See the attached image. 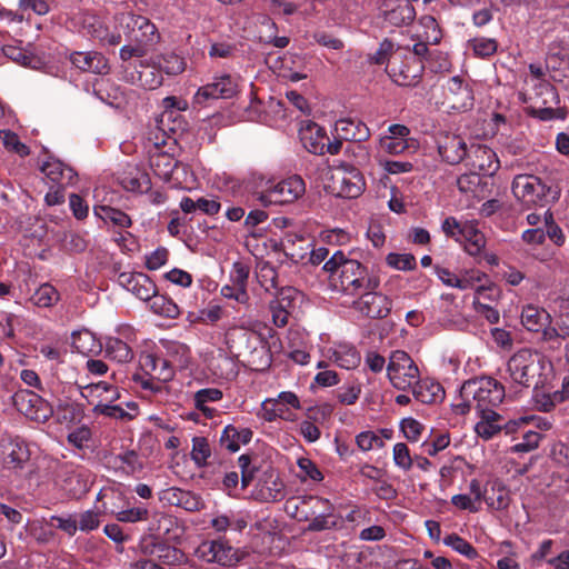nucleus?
<instances>
[{"label": "nucleus", "mask_w": 569, "mask_h": 569, "mask_svg": "<svg viewBox=\"0 0 569 569\" xmlns=\"http://www.w3.org/2000/svg\"><path fill=\"white\" fill-rule=\"evenodd\" d=\"M329 272L330 287L350 297H359L366 290H377L379 278L357 260L347 259L341 251H336L323 264Z\"/></svg>", "instance_id": "f257e3e1"}, {"label": "nucleus", "mask_w": 569, "mask_h": 569, "mask_svg": "<svg viewBox=\"0 0 569 569\" xmlns=\"http://www.w3.org/2000/svg\"><path fill=\"white\" fill-rule=\"evenodd\" d=\"M4 462L12 469H21L30 460L31 452L24 439L20 437L3 440Z\"/></svg>", "instance_id": "4be33fe9"}, {"label": "nucleus", "mask_w": 569, "mask_h": 569, "mask_svg": "<svg viewBox=\"0 0 569 569\" xmlns=\"http://www.w3.org/2000/svg\"><path fill=\"white\" fill-rule=\"evenodd\" d=\"M466 159L471 170L485 177H491L499 169L496 153L487 146L472 143Z\"/></svg>", "instance_id": "a211bd4d"}, {"label": "nucleus", "mask_w": 569, "mask_h": 569, "mask_svg": "<svg viewBox=\"0 0 569 569\" xmlns=\"http://www.w3.org/2000/svg\"><path fill=\"white\" fill-rule=\"evenodd\" d=\"M53 413L59 422L73 423L83 418L84 411L82 405L70 399H59Z\"/></svg>", "instance_id": "7c9ffc66"}, {"label": "nucleus", "mask_w": 569, "mask_h": 569, "mask_svg": "<svg viewBox=\"0 0 569 569\" xmlns=\"http://www.w3.org/2000/svg\"><path fill=\"white\" fill-rule=\"evenodd\" d=\"M469 47L477 57L487 58L497 51L498 44L495 39L475 38L469 41Z\"/></svg>", "instance_id": "4d7b16f0"}, {"label": "nucleus", "mask_w": 569, "mask_h": 569, "mask_svg": "<svg viewBox=\"0 0 569 569\" xmlns=\"http://www.w3.org/2000/svg\"><path fill=\"white\" fill-rule=\"evenodd\" d=\"M100 507L96 505L94 510H87L80 513L78 521V529L84 532L92 531L100 526Z\"/></svg>", "instance_id": "6e6d98bb"}, {"label": "nucleus", "mask_w": 569, "mask_h": 569, "mask_svg": "<svg viewBox=\"0 0 569 569\" xmlns=\"http://www.w3.org/2000/svg\"><path fill=\"white\" fill-rule=\"evenodd\" d=\"M91 430L87 426L76 428L68 435V442L78 449L88 447V442L91 440Z\"/></svg>", "instance_id": "338daca9"}, {"label": "nucleus", "mask_w": 569, "mask_h": 569, "mask_svg": "<svg viewBox=\"0 0 569 569\" xmlns=\"http://www.w3.org/2000/svg\"><path fill=\"white\" fill-rule=\"evenodd\" d=\"M46 525L50 528H56L66 532L69 537H73L78 530V521L74 515H53L48 520H46Z\"/></svg>", "instance_id": "09e8293b"}, {"label": "nucleus", "mask_w": 569, "mask_h": 569, "mask_svg": "<svg viewBox=\"0 0 569 569\" xmlns=\"http://www.w3.org/2000/svg\"><path fill=\"white\" fill-rule=\"evenodd\" d=\"M332 190L338 197L353 199L359 197L365 189L363 177L353 167L340 169L332 174Z\"/></svg>", "instance_id": "4468645a"}, {"label": "nucleus", "mask_w": 569, "mask_h": 569, "mask_svg": "<svg viewBox=\"0 0 569 569\" xmlns=\"http://www.w3.org/2000/svg\"><path fill=\"white\" fill-rule=\"evenodd\" d=\"M64 488L72 498H80L89 490L88 478L81 471L72 472L64 479Z\"/></svg>", "instance_id": "a18cd8bd"}, {"label": "nucleus", "mask_w": 569, "mask_h": 569, "mask_svg": "<svg viewBox=\"0 0 569 569\" xmlns=\"http://www.w3.org/2000/svg\"><path fill=\"white\" fill-rule=\"evenodd\" d=\"M413 397L422 403H432L438 399H441L445 395V390L438 382L420 381L412 386Z\"/></svg>", "instance_id": "72a5a7b5"}, {"label": "nucleus", "mask_w": 569, "mask_h": 569, "mask_svg": "<svg viewBox=\"0 0 569 569\" xmlns=\"http://www.w3.org/2000/svg\"><path fill=\"white\" fill-rule=\"evenodd\" d=\"M157 518V527L153 525L148 526L150 532L148 537L144 536V569H164L158 563L161 562L167 566H178L187 561L184 552L173 546L163 543L160 538L169 531L168 525L171 522L167 517L160 516Z\"/></svg>", "instance_id": "7ed1b4c3"}, {"label": "nucleus", "mask_w": 569, "mask_h": 569, "mask_svg": "<svg viewBox=\"0 0 569 569\" xmlns=\"http://www.w3.org/2000/svg\"><path fill=\"white\" fill-rule=\"evenodd\" d=\"M303 147L313 154H325L326 141L329 140L326 132L316 123L308 124L300 132Z\"/></svg>", "instance_id": "a878e982"}, {"label": "nucleus", "mask_w": 569, "mask_h": 569, "mask_svg": "<svg viewBox=\"0 0 569 569\" xmlns=\"http://www.w3.org/2000/svg\"><path fill=\"white\" fill-rule=\"evenodd\" d=\"M448 91L452 94L453 108H468L472 106V93L460 77H453L448 82Z\"/></svg>", "instance_id": "473e14b6"}, {"label": "nucleus", "mask_w": 569, "mask_h": 569, "mask_svg": "<svg viewBox=\"0 0 569 569\" xmlns=\"http://www.w3.org/2000/svg\"><path fill=\"white\" fill-rule=\"evenodd\" d=\"M238 93V83L230 74L214 77L213 80L198 89L193 102L199 106L210 100L231 99Z\"/></svg>", "instance_id": "f8f14e48"}, {"label": "nucleus", "mask_w": 569, "mask_h": 569, "mask_svg": "<svg viewBox=\"0 0 569 569\" xmlns=\"http://www.w3.org/2000/svg\"><path fill=\"white\" fill-rule=\"evenodd\" d=\"M13 406L26 418L44 423L53 415V407L31 390H19L12 396Z\"/></svg>", "instance_id": "1a4fd4ad"}, {"label": "nucleus", "mask_w": 569, "mask_h": 569, "mask_svg": "<svg viewBox=\"0 0 569 569\" xmlns=\"http://www.w3.org/2000/svg\"><path fill=\"white\" fill-rule=\"evenodd\" d=\"M336 129L341 132L345 140L365 141L369 137V130L362 122H355L351 119H341L337 122Z\"/></svg>", "instance_id": "c9c22d12"}, {"label": "nucleus", "mask_w": 569, "mask_h": 569, "mask_svg": "<svg viewBox=\"0 0 569 569\" xmlns=\"http://www.w3.org/2000/svg\"><path fill=\"white\" fill-rule=\"evenodd\" d=\"M60 299L59 291L49 282L42 283L31 297L33 305L50 308Z\"/></svg>", "instance_id": "ea45409f"}, {"label": "nucleus", "mask_w": 569, "mask_h": 569, "mask_svg": "<svg viewBox=\"0 0 569 569\" xmlns=\"http://www.w3.org/2000/svg\"><path fill=\"white\" fill-rule=\"evenodd\" d=\"M423 63L410 56V48L398 47L392 60L387 64L386 71L391 80L401 87H413L419 83Z\"/></svg>", "instance_id": "423d86ee"}, {"label": "nucleus", "mask_w": 569, "mask_h": 569, "mask_svg": "<svg viewBox=\"0 0 569 569\" xmlns=\"http://www.w3.org/2000/svg\"><path fill=\"white\" fill-rule=\"evenodd\" d=\"M142 273L133 271H123L118 277V282L126 290L132 292L136 297L140 298V277Z\"/></svg>", "instance_id": "052dcab7"}, {"label": "nucleus", "mask_w": 569, "mask_h": 569, "mask_svg": "<svg viewBox=\"0 0 569 569\" xmlns=\"http://www.w3.org/2000/svg\"><path fill=\"white\" fill-rule=\"evenodd\" d=\"M284 496L286 487L279 473L272 468L263 471L258 480L254 498L262 502H276L282 500Z\"/></svg>", "instance_id": "dca6fc26"}, {"label": "nucleus", "mask_w": 569, "mask_h": 569, "mask_svg": "<svg viewBox=\"0 0 569 569\" xmlns=\"http://www.w3.org/2000/svg\"><path fill=\"white\" fill-rule=\"evenodd\" d=\"M380 149L389 154H399L409 148L408 141L405 139H396L395 137L385 136L380 138Z\"/></svg>", "instance_id": "69168bd1"}, {"label": "nucleus", "mask_w": 569, "mask_h": 569, "mask_svg": "<svg viewBox=\"0 0 569 569\" xmlns=\"http://www.w3.org/2000/svg\"><path fill=\"white\" fill-rule=\"evenodd\" d=\"M536 96L527 98L526 93H520V99L529 104L526 107L528 114L540 120H550L555 118L556 109L551 106L556 99L555 89L549 83H539L536 89Z\"/></svg>", "instance_id": "9b49d317"}, {"label": "nucleus", "mask_w": 569, "mask_h": 569, "mask_svg": "<svg viewBox=\"0 0 569 569\" xmlns=\"http://www.w3.org/2000/svg\"><path fill=\"white\" fill-rule=\"evenodd\" d=\"M144 308L157 316L169 319H174L179 315L178 306L172 300L156 293L144 298Z\"/></svg>", "instance_id": "2f4dec72"}, {"label": "nucleus", "mask_w": 569, "mask_h": 569, "mask_svg": "<svg viewBox=\"0 0 569 569\" xmlns=\"http://www.w3.org/2000/svg\"><path fill=\"white\" fill-rule=\"evenodd\" d=\"M40 171L52 182L63 187L72 183L76 172L60 160L49 159L40 166Z\"/></svg>", "instance_id": "393cba45"}, {"label": "nucleus", "mask_w": 569, "mask_h": 569, "mask_svg": "<svg viewBox=\"0 0 569 569\" xmlns=\"http://www.w3.org/2000/svg\"><path fill=\"white\" fill-rule=\"evenodd\" d=\"M298 296L299 291L297 289L292 287H283L279 289L276 299L272 300V302L276 303V307L290 310L295 307V301Z\"/></svg>", "instance_id": "0e129e2a"}, {"label": "nucleus", "mask_w": 569, "mask_h": 569, "mask_svg": "<svg viewBox=\"0 0 569 569\" xmlns=\"http://www.w3.org/2000/svg\"><path fill=\"white\" fill-rule=\"evenodd\" d=\"M144 373L150 375L151 379L158 381V385H154L151 380L144 379V390L149 389L151 391H159L162 388V383L170 380L172 377L168 361L154 355H148L144 358Z\"/></svg>", "instance_id": "412c9836"}, {"label": "nucleus", "mask_w": 569, "mask_h": 569, "mask_svg": "<svg viewBox=\"0 0 569 569\" xmlns=\"http://www.w3.org/2000/svg\"><path fill=\"white\" fill-rule=\"evenodd\" d=\"M257 277L260 284L269 291L270 289L278 288V272L276 268L269 262H263L259 266Z\"/></svg>", "instance_id": "603ef678"}, {"label": "nucleus", "mask_w": 569, "mask_h": 569, "mask_svg": "<svg viewBox=\"0 0 569 569\" xmlns=\"http://www.w3.org/2000/svg\"><path fill=\"white\" fill-rule=\"evenodd\" d=\"M512 193L527 208L545 207L559 200L560 186L552 180H543L533 174H518L512 181Z\"/></svg>", "instance_id": "20e7f679"}, {"label": "nucleus", "mask_w": 569, "mask_h": 569, "mask_svg": "<svg viewBox=\"0 0 569 569\" xmlns=\"http://www.w3.org/2000/svg\"><path fill=\"white\" fill-rule=\"evenodd\" d=\"M436 272L443 283L462 290L471 288L473 280L481 281V276H477L476 278L473 276H470L469 278H458L448 269L438 266L436 267Z\"/></svg>", "instance_id": "de8ad7c7"}, {"label": "nucleus", "mask_w": 569, "mask_h": 569, "mask_svg": "<svg viewBox=\"0 0 569 569\" xmlns=\"http://www.w3.org/2000/svg\"><path fill=\"white\" fill-rule=\"evenodd\" d=\"M443 543L451 547L457 552L466 556L468 559L472 560L478 557V551L467 540L457 533H450L445 537Z\"/></svg>", "instance_id": "3c124183"}, {"label": "nucleus", "mask_w": 569, "mask_h": 569, "mask_svg": "<svg viewBox=\"0 0 569 569\" xmlns=\"http://www.w3.org/2000/svg\"><path fill=\"white\" fill-rule=\"evenodd\" d=\"M302 506H311L321 509V513L309 520L307 530L319 532L333 529L339 523V517L333 513L335 508L327 499L317 496H306L301 498Z\"/></svg>", "instance_id": "2eb2a0df"}, {"label": "nucleus", "mask_w": 569, "mask_h": 569, "mask_svg": "<svg viewBox=\"0 0 569 569\" xmlns=\"http://www.w3.org/2000/svg\"><path fill=\"white\" fill-rule=\"evenodd\" d=\"M0 140L2 141L4 149L9 152L17 153L22 158L30 153V148L20 141V138L16 132L9 129L0 130Z\"/></svg>", "instance_id": "37998d69"}, {"label": "nucleus", "mask_w": 569, "mask_h": 569, "mask_svg": "<svg viewBox=\"0 0 569 569\" xmlns=\"http://www.w3.org/2000/svg\"><path fill=\"white\" fill-rule=\"evenodd\" d=\"M391 300L376 290H366L352 301V308L370 319H383L391 311Z\"/></svg>", "instance_id": "ddd939ff"}, {"label": "nucleus", "mask_w": 569, "mask_h": 569, "mask_svg": "<svg viewBox=\"0 0 569 569\" xmlns=\"http://www.w3.org/2000/svg\"><path fill=\"white\" fill-rule=\"evenodd\" d=\"M244 557V552L234 549L227 541L220 539L217 563L231 567L237 565Z\"/></svg>", "instance_id": "8fccbe9b"}, {"label": "nucleus", "mask_w": 569, "mask_h": 569, "mask_svg": "<svg viewBox=\"0 0 569 569\" xmlns=\"http://www.w3.org/2000/svg\"><path fill=\"white\" fill-rule=\"evenodd\" d=\"M161 499L187 511H198L203 508V502L199 496L179 488H170L163 491Z\"/></svg>", "instance_id": "5701e85b"}, {"label": "nucleus", "mask_w": 569, "mask_h": 569, "mask_svg": "<svg viewBox=\"0 0 569 569\" xmlns=\"http://www.w3.org/2000/svg\"><path fill=\"white\" fill-rule=\"evenodd\" d=\"M305 191L303 180L299 176H292L268 189L261 194L260 200L266 206L290 203L301 197Z\"/></svg>", "instance_id": "9d476101"}, {"label": "nucleus", "mask_w": 569, "mask_h": 569, "mask_svg": "<svg viewBox=\"0 0 569 569\" xmlns=\"http://www.w3.org/2000/svg\"><path fill=\"white\" fill-rule=\"evenodd\" d=\"M487 183H482V174L471 170L463 173L457 179V187L463 193H472L478 196Z\"/></svg>", "instance_id": "c03bdc74"}, {"label": "nucleus", "mask_w": 569, "mask_h": 569, "mask_svg": "<svg viewBox=\"0 0 569 569\" xmlns=\"http://www.w3.org/2000/svg\"><path fill=\"white\" fill-rule=\"evenodd\" d=\"M252 431L249 428L238 430L232 425H229L222 431L220 437V445L231 452H236L240 448V443L247 445L252 438Z\"/></svg>", "instance_id": "c756f323"}, {"label": "nucleus", "mask_w": 569, "mask_h": 569, "mask_svg": "<svg viewBox=\"0 0 569 569\" xmlns=\"http://www.w3.org/2000/svg\"><path fill=\"white\" fill-rule=\"evenodd\" d=\"M149 166L154 176L168 180L174 167L173 158L166 152H154L149 157Z\"/></svg>", "instance_id": "4c0bfd02"}, {"label": "nucleus", "mask_w": 569, "mask_h": 569, "mask_svg": "<svg viewBox=\"0 0 569 569\" xmlns=\"http://www.w3.org/2000/svg\"><path fill=\"white\" fill-rule=\"evenodd\" d=\"M226 338L231 352L237 357L248 358L249 363H254V356H266L262 367H257L256 370H262L269 366L268 350L258 333L244 328H232L227 332Z\"/></svg>", "instance_id": "0eeeda50"}, {"label": "nucleus", "mask_w": 569, "mask_h": 569, "mask_svg": "<svg viewBox=\"0 0 569 569\" xmlns=\"http://www.w3.org/2000/svg\"><path fill=\"white\" fill-rule=\"evenodd\" d=\"M118 458L121 461L120 468L128 475H133L142 469L140 455L134 450H127Z\"/></svg>", "instance_id": "13d9d810"}, {"label": "nucleus", "mask_w": 569, "mask_h": 569, "mask_svg": "<svg viewBox=\"0 0 569 569\" xmlns=\"http://www.w3.org/2000/svg\"><path fill=\"white\" fill-rule=\"evenodd\" d=\"M191 457L199 467L206 466L211 455L210 446L204 437H194L192 440Z\"/></svg>", "instance_id": "864d4df0"}, {"label": "nucleus", "mask_w": 569, "mask_h": 569, "mask_svg": "<svg viewBox=\"0 0 569 569\" xmlns=\"http://www.w3.org/2000/svg\"><path fill=\"white\" fill-rule=\"evenodd\" d=\"M380 14L390 26L401 27L413 21L416 11L409 0H382Z\"/></svg>", "instance_id": "f3484780"}, {"label": "nucleus", "mask_w": 569, "mask_h": 569, "mask_svg": "<svg viewBox=\"0 0 569 569\" xmlns=\"http://www.w3.org/2000/svg\"><path fill=\"white\" fill-rule=\"evenodd\" d=\"M521 322L527 330L539 332L550 325L551 317L545 309L529 305L522 309Z\"/></svg>", "instance_id": "c85d7f7f"}, {"label": "nucleus", "mask_w": 569, "mask_h": 569, "mask_svg": "<svg viewBox=\"0 0 569 569\" xmlns=\"http://www.w3.org/2000/svg\"><path fill=\"white\" fill-rule=\"evenodd\" d=\"M541 435L536 431H528L523 435L522 441L511 447L512 452H529L538 448Z\"/></svg>", "instance_id": "774afa93"}, {"label": "nucleus", "mask_w": 569, "mask_h": 569, "mask_svg": "<svg viewBox=\"0 0 569 569\" xmlns=\"http://www.w3.org/2000/svg\"><path fill=\"white\" fill-rule=\"evenodd\" d=\"M542 349L552 355L560 357L567 352L569 338L559 330V327H550L543 329L541 335Z\"/></svg>", "instance_id": "b1692460"}, {"label": "nucleus", "mask_w": 569, "mask_h": 569, "mask_svg": "<svg viewBox=\"0 0 569 569\" xmlns=\"http://www.w3.org/2000/svg\"><path fill=\"white\" fill-rule=\"evenodd\" d=\"M153 60L154 64H157L158 68L167 74L176 76L183 72L186 69L183 58H180L174 53L160 54Z\"/></svg>", "instance_id": "79ce46f5"}, {"label": "nucleus", "mask_w": 569, "mask_h": 569, "mask_svg": "<svg viewBox=\"0 0 569 569\" xmlns=\"http://www.w3.org/2000/svg\"><path fill=\"white\" fill-rule=\"evenodd\" d=\"M81 395L83 398L88 399L90 403H93V398H99L102 402H112L119 397L117 390L104 381L89 383L82 387Z\"/></svg>", "instance_id": "f704fd0d"}, {"label": "nucleus", "mask_w": 569, "mask_h": 569, "mask_svg": "<svg viewBox=\"0 0 569 569\" xmlns=\"http://www.w3.org/2000/svg\"><path fill=\"white\" fill-rule=\"evenodd\" d=\"M387 263L399 270H413L417 266L416 258L411 253H389Z\"/></svg>", "instance_id": "e2e57ef3"}, {"label": "nucleus", "mask_w": 569, "mask_h": 569, "mask_svg": "<svg viewBox=\"0 0 569 569\" xmlns=\"http://www.w3.org/2000/svg\"><path fill=\"white\" fill-rule=\"evenodd\" d=\"M397 52L395 49V44L389 39H385L380 44L377 51L372 54L368 56V61L375 64H383L386 62H390Z\"/></svg>", "instance_id": "5fc2aeb1"}, {"label": "nucleus", "mask_w": 569, "mask_h": 569, "mask_svg": "<svg viewBox=\"0 0 569 569\" xmlns=\"http://www.w3.org/2000/svg\"><path fill=\"white\" fill-rule=\"evenodd\" d=\"M106 357L117 362H128L132 359L133 352L131 348L121 339L110 337L104 346Z\"/></svg>", "instance_id": "e433bc0d"}, {"label": "nucleus", "mask_w": 569, "mask_h": 569, "mask_svg": "<svg viewBox=\"0 0 569 569\" xmlns=\"http://www.w3.org/2000/svg\"><path fill=\"white\" fill-rule=\"evenodd\" d=\"M460 397L472 399L477 412L492 416L496 412L492 408L505 398V387L493 378L468 380L460 388Z\"/></svg>", "instance_id": "39448f33"}, {"label": "nucleus", "mask_w": 569, "mask_h": 569, "mask_svg": "<svg viewBox=\"0 0 569 569\" xmlns=\"http://www.w3.org/2000/svg\"><path fill=\"white\" fill-rule=\"evenodd\" d=\"M102 513L117 515L119 510L128 505L124 496L119 489L112 487L102 488L97 495V505Z\"/></svg>", "instance_id": "cd10ccee"}, {"label": "nucleus", "mask_w": 569, "mask_h": 569, "mask_svg": "<svg viewBox=\"0 0 569 569\" xmlns=\"http://www.w3.org/2000/svg\"><path fill=\"white\" fill-rule=\"evenodd\" d=\"M220 539L201 542L196 549V556L206 562H216L219 553Z\"/></svg>", "instance_id": "bf43d9fd"}, {"label": "nucleus", "mask_w": 569, "mask_h": 569, "mask_svg": "<svg viewBox=\"0 0 569 569\" xmlns=\"http://www.w3.org/2000/svg\"><path fill=\"white\" fill-rule=\"evenodd\" d=\"M387 371L391 385L398 390L411 388L418 382L420 375L415 361L403 350L391 353Z\"/></svg>", "instance_id": "6e6552de"}, {"label": "nucleus", "mask_w": 569, "mask_h": 569, "mask_svg": "<svg viewBox=\"0 0 569 569\" xmlns=\"http://www.w3.org/2000/svg\"><path fill=\"white\" fill-rule=\"evenodd\" d=\"M72 347L78 353L87 357L97 356L103 349L101 341L88 329L72 333Z\"/></svg>", "instance_id": "bb28decb"}, {"label": "nucleus", "mask_w": 569, "mask_h": 569, "mask_svg": "<svg viewBox=\"0 0 569 569\" xmlns=\"http://www.w3.org/2000/svg\"><path fill=\"white\" fill-rule=\"evenodd\" d=\"M481 420L476 425L475 430L479 437L485 440L492 438L496 433L500 432L502 427L497 423L501 418L497 412L489 417L486 412H478Z\"/></svg>", "instance_id": "a19ab883"}, {"label": "nucleus", "mask_w": 569, "mask_h": 569, "mask_svg": "<svg viewBox=\"0 0 569 569\" xmlns=\"http://www.w3.org/2000/svg\"><path fill=\"white\" fill-rule=\"evenodd\" d=\"M94 213L102 220L110 221L119 227H128L131 223L128 214L109 206H96Z\"/></svg>", "instance_id": "49530a36"}, {"label": "nucleus", "mask_w": 569, "mask_h": 569, "mask_svg": "<svg viewBox=\"0 0 569 569\" xmlns=\"http://www.w3.org/2000/svg\"><path fill=\"white\" fill-rule=\"evenodd\" d=\"M550 369L551 365L546 358L530 349L517 351L507 362L510 380L518 386L533 390L545 387Z\"/></svg>", "instance_id": "f03ea898"}, {"label": "nucleus", "mask_w": 569, "mask_h": 569, "mask_svg": "<svg viewBox=\"0 0 569 569\" xmlns=\"http://www.w3.org/2000/svg\"><path fill=\"white\" fill-rule=\"evenodd\" d=\"M162 80L161 70L150 58V63H144V89L154 90L162 84Z\"/></svg>", "instance_id": "680f3d73"}, {"label": "nucleus", "mask_w": 569, "mask_h": 569, "mask_svg": "<svg viewBox=\"0 0 569 569\" xmlns=\"http://www.w3.org/2000/svg\"><path fill=\"white\" fill-rule=\"evenodd\" d=\"M437 143L439 154L449 164L460 163L469 153V147L465 139L455 133L445 132L439 134Z\"/></svg>", "instance_id": "6ab92c4d"}, {"label": "nucleus", "mask_w": 569, "mask_h": 569, "mask_svg": "<svg viewBox=\"0 0 569 569\" xmlns=\"http://www.w3.org/2000/svg\"><path fill=\"white\" fill-rule=\"evenodd\" d=\"M70 62L79 70L94 74H107L110 70L107 58L97 51L72 52Z\"/></svg>", "instance_id": "aec40b11"}, {"label": "nucleus", "mask_w": 569, "mask_h": 569, "mask_svg": "<svg viewBox=\"0 0 569 569\" xmlns=\"http://www.w3.org/2000/svg\"><path fill=\"white\" fill-rule=\"evenodd\" d=\"M248 278L249 268L241 262H236L231 273V281L239 291L237 297V301L239 303H247L249 300V295L247 292Z\"/></svg>", "instance_id": "58836bf2"}]
</instances>
